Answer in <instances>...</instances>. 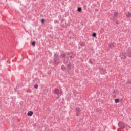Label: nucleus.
<instances>
[{"mask_svg":"<svg viewBox=\"0 0 131 131\" xmlns=\"http://www.w3.org/2000/svg\"><path fill=\"white\" fill-rule=\"evenodd\" d=\"M114 93H115V91H114Z\"/></svg>","mask_w":131,"mask_h":131,"instance_id":"393cba45","label":"nucleus"},{"mask_svg":"<svg viewBox=\"0 0 131 131\" xmlns=\"http://www.w3.org/2000/svg\"><path fill=\"white\" fill-rule=\"evenodd\" d=\"M77 11L78 12H79V13H80L82 11V9L81 8V7H78L77 9Z\"/></svg>","mask_w":131,"mask_h":131,"instance_id":"9d476101","label":"nucleus"},{"mask_svg":"<svg viewBox=\"0 0 131 131\" xmlns=\"http://www.w3.org/2000/svg\"><path fill=\"white\" fill-rule=\"evenodd\" d=\"M35 45H36V42H35V41H33L32 42V45L33 46V47H35Z\"/></svg>","mask_w":131,"mask_h":131,"instance_id":"ddd939ff","label":"nucleus"},{"mask_svg":"<svg viewBox=\"0 0 131 131\" xmlns=\"http://www.w3.org/2000/svg\"><path fill=\"white\" fill-rule=\"evenodd\" d=\"M120 101V100L118 98L115 99V103H119Z\"/></svg>","mask_w":131,"mask_h":131,"instance_id":"f8f14e48","label":"nucleus"},{"mask_svg":"<svg viewBox=\"0 0 131 131\" xmlns=\"http://www.w3.org/2000/svg\"><path fill=\"white\" fill-rule=\"evenodd\" d=\"M116 24H119V23L117 22V21H116Z\"/></svg>","mask_w":131,"mask_h":131,"instance_id":"b1692460","label":"nucleus"},{"mask_svg":"<svg viewBox=\"0 0 131 131\" xmlns=\"http://www.w3.org/2000/svg\"><path fill=\"white\" fill-rule=\"evenodd\" d=\"M118 125L119 127H121V128H122V129L125 128V126H124V123L122 122H119L118 123Z\"/></svg>","mask_w":131,"mask_h":131,"instance_id":"423d86ee","label":"nucleus"},{"mask_svg":"<svg viewBox=\"0 0 131 131\" xmlns=\"http://www.w3.org/2000/svg\"><path fill=\"white\" fill-rule=\"evenodd\" d=\"M34 88H35V89H38V85L35 84V85H34Z\"/></svg>","mask_w":131,"mask_h":131,"instance_id":"6ab92c4d","label":"nucleus"},{"mask_svg":"<svg viewBox=\"0 0 131 131\" xmlns=\"http://www.w3.org/2000/svg\"><path fill=\"white\" fill-rule=\"evenodd\" d=\"M89 63H90V64H91V65H93V61H92V60L91 59H90L89 60Z\"/></svg>","mask_w":131,"mask_h":131,"instance_id":"f3484780","label":"nucleus"},{"mask_svg":"<svg viewBox=\"0 0 131 131\" xmlns=\"http://www.w3.org/2000/svg\"><path fill=\"white\" fill-rule=\"evenodd\" d=\"M122 58L123 59H126V57L125 55H122Z\"/></svg>","mask_w":131,"mask_h":131,"instance_id":"4be33fe9","label":"nucleus"},{"mask_svg":"<svg viewBox=\"0 0 131 131\" xmlns=\"http://www.w3.org/2000/svg\"><path fill=\"white\" fill-rule=\"evenodd\" d=\"M41 23H45V19H42L41 20Z\"/></svg>","mask_w":131,"mask_h":131,"instance_id":"412c9836","label":"nucleus"},{"mask_svg":"<svg viewBox=\"0 0 131 131\" xmlns=\"http://www.w3.org/2000/svg\"><path fill=\"white\" fill-rule=\"evenodd\" d=\"M28 116H32L33 115V112L32 111H30L27 113Z\"/></svg>","mask_w":131,"mask_h":131,"instance_id":"6e6552de","label":"nucleus"},{"mask_svg":"<svg viewBox=\"0 0 131 131\" xmlns=\"http://www.w3.org/2000/svg\"><path fill=\"white\" fill-rule=\"evenodd\" d=\"M115 19H116V17L114 16H113L112 18H111L110 19V20H111V21H114V20H115Z\"/></svg>","mask_w":131,"mask_h":131,"instance_id":"dca6fc26","label":"nucleus"},{"mask_svg":"<svg viewBox=\"0 0 131 131\" xmlns=\"http://www.w3.org/2000/svg\"><path fill=\"white\" fill-rule=\"evenodd\" d=\"M53 64L54 66H57L60 64V58H59V55L57 53L54 54Z\"/></svg>","mask_w":131,"mask_h":131,"instance_id":"f03ea898","label":"nucleus"},{"mask_svg":"<svg viewBox=\"0 0 131 131\" xmlns=\"http://www.w3.org/2000/svg\"><path fill=\"white\" fill-rule=\"evenodd\" d=\"M99 71L101 74H106V73H107L106 69L104 68H100Z\"/></svg>","mask_w":131,"mask_h":131,"instance_id":"20e7f679","label":"nucleus"},{"mask_svg":"<svg viewBox=\"0 0 131 131\" xmlns=\"http://www.w3.org/2000/svg\"><path fill=\"white\" fill-rule=\"evenodd\" d=\"M76 116H78L80 113H81V110L79 107H77L76 109Z\"/></svg>","mask_w":131,"mask_h":131,"instance_id":"0eeeda50","label":"nucleus"},{"mask_svg":"<svg viewBox=\"0 0 131 131\" xmlns=\"http://www.w3.org/2000/svg\"><path fill=\"white\" fill-rule=\"evenodd\" d=\"M62 59L63 60L64 64L68 63L69 59L72 60L75 56V54L72 52H68V53H63L61 55Z\"/></svg>","mask_w":131,"mask_h":131,"instance_id":"f257e3e1","label":"nucleus"},{"mask_svg":"<svg viewBox=\"0 0 131 131\" xmlns=\"http://www.w3.org/2000/svg\"><path fill=\"white\" fill-rule=\"evenodd\" d=\"M61 96V94H59V96H58L57 97H56V99H60V96Z\"/></svg>","mask_w":131,"mask_h":131,"instance_id":"5701e85b","label":"nucleus"},{"mask_svg":"<svg viewBox=\"0 0 131 131\" xmlns=\"http://www.w3.org/2000/svg\"><path fill=\"white\" fill-rule=\"evenodd\" d=\"M114 16H115L116 18L118 16V12H115L114 13Z\"/></svg>","mask_w":131,"mask_h":131,"instance_id":"2eb2a0df","label":"nucleus"},{"mask_svg":"<svg viewBox=\"0 0 131 131\" xmlns=\"http://www.w3.org/2000/svg\"><path fill=\"white\" fill-rule=\"evenodd\" d=\"M92 36H93V37H97V33H93L92 34Z\"/></svg>","mask_w":131,"mask_h":131,"instance_id":"4468645a","label":"nucleus"},{"mask_svg":"<svg viewBox=\"0 0 131 131\" xmlns=\"http://www.w3.org/2000/svg\"><path fill=\"white\" fill-rule=\"evenodd\" d=\"M27 93H31V90H30V89L27 90Z\"/></svg>","mask_w":131,"mask_h":131,"instance_id":"aec40b11","label":"nucleus"},{"mask_svg":"<svg viewBox=\"0 0 131 131\" xmlns=\"http://www.w3.org/2000/svg\"><path fill=\"white\" fill-rule=\"evenodd\" d=\"M61 69L63 71H65V70H67V68L65 67L64 65L61 66Z\"/></svg>","mask_w":131,"mask_h":131,"instance_id":"1a4fd4ad","label":"nucleus"},{"mask_svg":"<svg viewBox=\"0 0 131 131\" xmlns=\"http://www.w3.org/2000/svg\"><path fill=\"white\" fill-rule=\"evenodd\" d=\"M74 68V65H73L71 62H69L67 64V71L68 73H70L72 71V69Z\"/></svg>","mask_w":131,"mask_h":131,"instance_id":"7ed1b4c3","label":"nucleus"},{"mask_svg":"<svg viewBox=\"0 0 131 131\" xmlns=\"http://www.w3.org/2000/svg\"><path fill=\"white\" fill-rule=\"evenodd\" d=\"M54 94L57 95V96H60L62 94V91H60L58 89L56 88L54 90Z\"/></svg>","mask_w":131,"mask_h":131,"instance_id":"39448f33","label":"nucleus"},{"mask_svg":"<svg viewBox=\"0 0 131 131\" xmlns=\"http://www.w3.org/2000/svg\"><path fill=\"white\" fill-rule=\"evenodd\" d=\"M127 84H128L129 85H130V84H131V82L129 81V80L127 81Z\"/></svg>","mask_w":131,"mask_h":131,"instance_id":"a211bd4d","label":"nucleus"},{"mask_svg":"<svg viewBox=\"0 0 131 131\" xmlns=\"http://www.w3.org/2000/svg\"><path fill=\"white\" fill-rule=\"evenodd\" d=\"M131 17V14L130 12H128L127 14H126V17L127 18H130Z\"/></svg>","mask_w":131,"mask_h":131,"instance_id":"9b49d317","label":"nucleus"}]
</instances>
